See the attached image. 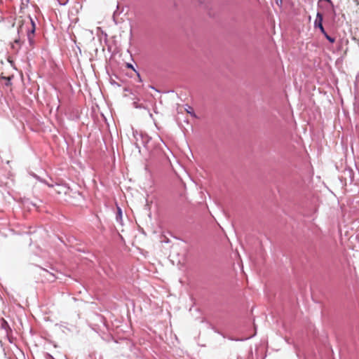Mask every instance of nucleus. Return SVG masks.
<instances>
[{
    "instance_id": "nucleus-7",
    "label": "nucleus",
    "mask_w": 359,
    "mask_h": 359,
    "mask_svg": "<svg viewBox=\"0 0 359 359\" xmlns=\"http://www.w3.org/2000/svg\"><path fill=\"white\" fill-rule=\"evenodd\" d=\"M133 107H134L135 108H137V109L142 108V105H140V104H138V103H137L136 101H135V102L133 103Z\"/></svg>"
},
{
    "instance_id": "nucleus-1",
    "label": "nucleus",
    "mask_w": 359,
    "mask_h": 359,
    "mask_svg": "<svg viewBox=\"0 0 359 359\" xmlns=\"http://www.w3.org/2000/svg\"><path fill=\"white\" fill-rule=\"evenodd\" d=\"M133 137L135 139L134 144L140 152V147H146L149 138L147 135L139 133L137 131L133 132Z\"/></svg>"
},
{
    "instance_id": "nucleus-2",
    "label": "nucleus",
    "mask_w": 359,
    "mask_h": 359,
    "mask_svg": "<svg viewBox=\"0 0 359 359\" xmlns=\"http://www.w3.org/2000/svg\"><path fill=\"white\" fill-rule=\"evenodd\" d=\"M32 176L34 177H35L37 180L40 181L41 182H43L44 184H46V185H48L49 187H54V185L53 184H48V182H46V181L44 180H42L39 176H37L35 174H33ZM55 193L58 194H60L62 193H65V194H67V191L69 190L68 188H67L65 186H63V185H61V184H56L55 185Z\"/></svg>"
},
{
    "instance_id": "nucleus-3",
    "label": "nucleus",
    "mask_w": 359,
    "mask_h": 359,
    "mask_svg": "<svg viewBox=\"0 0 359 359\" xmlns=\"http://www.w3.org/2000/svg\"><path fill=\"white\" fill-rule=\"evenodd\" d=\"M29 20H30V23L32 25V28L27 31V39L29 40V42L32 45L33 43V35L35 32L36 25H35L34 20L32 18H29Z\"/></svg>"
},
{
    "instance_id": "nucleus-12",
    "label": "nucleus",
    "mask_w": 359,
    "mask_h": 359,
    "mask_svg": "<svg viewBox=\"0 0 359 359\" xmlns=\"http://www.w3.org/2000/svg\"><path fill=\"white\" fill-rule=\"evenodd\" d=\"M15 42L16 43H19V40L15 39Z\"/></svg>"
},
{
    "instance_id": "nucleus-8",
    "label": "nucleus",
    "mask_w": 359,
    "mask_h": 359,
    "mask_svg": "<svg viewBox=\"0 0 359 359\" xmlns=\"http://www.w3.org/2000/svg\"><path fill=\"white\" fill-rule=\"evenodd\" d=\"M126 67L129 69H133L134 72H137L136 69H135L134 66L132 64L128 63L126 65Z\"/></svg>"
},
{
    "instance_id": "nucleus-10",
    "label": "nucleus",
    "mask_w": 359,
    "mask_h": 359,
    "mask_svg": "<svg viewBox=\"0 0 359 359\" xmlns=\"http://www.w3.org/2000/svg\"><path fill=\"white\" fill-rule=\"evenodd\" d=\"M324 36L327 39V36H329V35L327 34V33L325 31V32H321Z\"/></svg>"
},
{
    "instance_id": "nucleus-6",
    "label": "nucleus",
    "mask_w": 359,
    "mask_h": 359,
    "mask_svg": "<svg viewBox=\"0 0 359 359\" xmlns=\"http://www.w3.org/2000/svg\"><path fill=\"white\" fill-rule=\"evenodd\" d=\"M185 110L187 111V113H189L191 116H194V117H196V115L194 111V109H192V107H191L189 105H186V107H185Z\"/></svg>"
},
{
    "instance_id": "nucleus-13",
    "label": "nucleus",
    "mask_w": 359,
    "mask_h": 359,
    "mask_svg": "<svg viewBox=\"0 0 359 359\" xmlns=\"http://www.w3.org/2000/svg\"><path fill=\"white\" fill-rule=\"evenodd\" d=\"M23 29H24V26L22 25L20 27V29L22 30Z\"/></svg>"
},
{
    "instance_id": "nucleus-4",
    "label": "nucleus",
    "mask_w": 359,
    "mask_h": 359,
    "mask_svg": "<svg viewBox=\"0 0 359 359\" xmlns=\"http://www.w3.org/2000/svg\"><path fill=\"white\" fill-rule=\"evenodd\" d=\"M314 27H318L321 32H325V29L323 26V15L319 12L317 13L316 18L314 22Z\"/></svg>"
},
{
    "instance_id": "nucleus-9",
    "label": "nucleus",
    "mask_w": 359,
    "mask_h": 359,
    "mask_svg": "<svg viewBox=\"0 0 359 359\" xmlns=\"http://www.w3.org/2000/svg\"><path fill=\"white\" fill-rule=\"evenodd\" d=\"M327 39L330 42V43H334L335 39L332 37H331L330 36H327Z\"/></svg>"
},
{
    "instance_id": "nucleus-11",
    "label": "nucleus",
    "mask_w": 359,
    "mask_h": 359,
    "mask_svg": "<svg viewBox=\"0 0 359 359\" xmlns=\"http://www.w3.org/2000/svg\"><path fill=\"white\" fill-rule=\"evenodd\" d=\"M74 194L79 197H81V194L79 192H75Z\"/></svg>"
},
{
    "instance_id": "nucleus-5",
    "label": "nucleus",
    "mask_w": 359,
    "mask_h": 359,
    "mask_svg": "<svg viewBox=\"0 0 359 359\" xmlns=\"http://www.w3.org/2000/svg\"><path fill=\"white\" fill-rule=\"evenodd\" d=\"M122 216H123V213H122L121 208L118 206L117 207V215H116V221L118 222H122Z\"/></svg>"
}]
</instances>
